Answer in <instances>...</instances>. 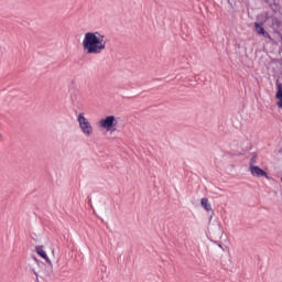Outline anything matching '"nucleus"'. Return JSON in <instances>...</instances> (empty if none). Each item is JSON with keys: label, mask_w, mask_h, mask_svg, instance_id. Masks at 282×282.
Returning <instances> with one entry per match:
<instances>
[{"label": "nucleus", "mask_w": 282, "mask_h": 282, "mask_svg": "<svg viewBox=\"0 0 282 282\" xmlns=\"http://www.w3.org/2000/svg\"><path fill=\"white\" fill-rule=\"evenodd\" d=\"M83 51L90 56H98L107 50V35L100 31H88L82 41Z\"/></svg>", "instance_id": "f257e3e1"}, {"label": "nucleus", "mask_w": 282, "mask_h": 282, "mask_svg": "<svg viewBox=\"0 0 282 282\" xmlns=\"http://www.w3.org/2000/svg\"><path fill=\"white\" fill-rule=\"evenodd\" d=\"M98 127L101 131L112 135L118 131V117L113 115L106 116L98 121Z\"/></svg>", "instance_id": "f03ea898"}, {"label": "nucleus", "mask_w": 282, "mask_h": 282, "mask_svg": "<svg viewBox=\"0 0 282 282\" xmlns=\"http://www.w3.org/2000/svg\"><path fill=\"white\" fill-rule=\"evenodd\" d=\"M77 122L80 133L84 135V138H93L95 130L94 124L91 121L85 116L84 112H80L77 116Z\"/></svg>", "instance_id": "7ed1b4c3"}, {"label": "nucleus", "mask_w": 282, "mask_h": 282, "mask_svg": "<svg viewBox=\"0 0 282 282\" xmlns=\"http://www.w3.org/2000/svg\"><path fill=\"white\" fill-rule=\"evenodd\" d=\"M249 171L252 175V177H267L268 178V173L263 171V169L259 167L258 165L250 164L249 165Z\"/></svg>", "instance_id": "20e7f679"}, {"label": "nucleus", "mask_w": 282, "mask_h": 282, "mask_svg": "<svg viewBox=\"0 0 282 282\" xmlns=\"http://www.w3.org/2000/svg\"><path fill=\"white\" fill-rule=\"evenodd\" d=\"M275 98H276V107H279V109H282V84L278 85V93L275 94Z\"/></svg>", "instance_id": "39448f33"}, {"label": "nucleus", "mask_w": 282, "mask_h": 282, "mask_svg": "<svg viewBox=\"0 0 282 282\" xmlns=\"http://www.w3.org/2000/svg\"><path fill=\"white\" fill-rule=\"evenodd\" d=\"M36 252L40 257H42V259H45V261H46V263H48V265H52V260H50V258L47 257V253L45 252V250H43V248L37 247Z\"/></svg>", "instance_id": "423d86ee"}, {"label": "nucleus", "mask_w": 282, "mask_h": 282, "mask_svg": "<svg viewBox=\"0 0 282 282\" xmlns=\"http://www.w3.org/2000/svg\"><path fill=\"white\" fill-rule=\"evenodd\" d=\"M254 28H256V32L257 34H261L262 36H265L267 39H270V34L268 32H265V30L259 25V23H254Z\"/></svg>", "instance_id": "0eeeda50"}, {"label": "nucleus", "mask_w": 282, "mask_h": 282, "mask_svg": "<svg viewBox=\"0 0 282 282\" xmlns=\"http://www.w3.org/2000/svg\"><path fill=\"white\" fill-rule=\"evenodd\" d=\"M200 205L207 213H210V210H213V206L210 205V202H208V198H202Z\"/></svg>", "instance_id": "6e6552de"}, {"label": "nucleus", "mask_w": 282, "mask_h": 282, "mask_svg": "<svg viewBox=\"0 0 282 282\" xmlns=\"http://www.w3.org/2000/svg\"><path fill=\"white\" fill-rule=\"evenodd\" d=\"M40 276H45V273H43V272H40Z\"/></svg>", "instance_id": "1a4fd4ad"}, {"label": "nucleus", "mask_w": 282, "mask_h": 282, "mask_svg": "<svg viewBox=\"0 0 282 282\" xmlns=\"http://www.w3.org/2000/svg\"><path fill=\"white\" fill-rule=\"evenodd\" d=\"M35 276H39V272L34 271Z\"/></svg>", "instance_id": "9d476101"}, {"label": "nucleus", "mask_w": 282, "mask_h": 282, "mask_svg": "<svg viewBox=\"0 0 282 282\" xmlns=\"http://www.w3.org/2000/svg\"><path fill=\"white\" fill-rule=\"evenodd\" d=\"M2 50H3V47H2L1 44H0V52H2Z\"/></svg>", "instance_id": "9b49d317"}]
</instances>
